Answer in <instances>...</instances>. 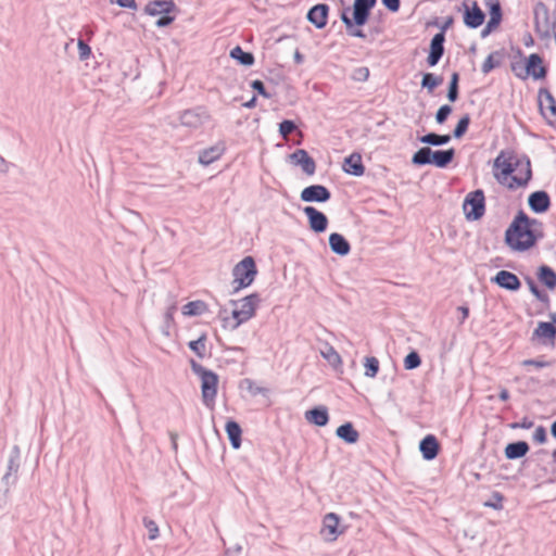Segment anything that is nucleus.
Returning a JSON list of instances; mask_svg holds the SVG:
<instances>
[{"mask_svg": "<svg viewBox=\"0 0 556 556\" xmlns=\"http://www.w3.org/2000/svg\"><path fill=\"white\" fill-rule=\"evenodd\" d=\"M543 237V226L538 219L530 218L520 211L507 228L505 239L516 251H526Z\"/></svg>", "mask_w": 556, "mask_h": 556, "instance_id": "f257e3e1", "label": "nucleus"}, {"mask_svg": "<svg viewBox=\"0 0 556 556\" xmlns=\"http://www.w3.org/2000/svg\"><path fill=\"white\" fill-rule=\"evenodd\" d=\"M377 0H354L353 8H345L341 13V21L346 27L349 35L365 38L362 29L355 26H363L367 23L370 10L376 5Z\"/></svg>", "mask_w": 556, "mask_h": 556, "instance_id": "f03ea898", "label": "nucleus"}, {"mask_svg": "<svg viewBox=\"0 0 556 556\" xmlns=\"http://www.w3.org/2000/svg\"><path fill=\"white\" fill-rule=\"evenodd\" d=\"M191 367L193 372L197 374L201 379L203 403L205 406L212 407L215 403V397L217 394V375L195 362L191 363Z\"/></svg>", "mask_w": 556, "mask_h": 556, "instance_id": "7ed1b4c3", "label": "nucleus"}, {"mask_svg": "<svg viewBox=\"0 0 556 556\" xmlns=\"http://www.w3.org/2000/svg\"><path fill=\"white\" fill-rule=\"evenodd\" d=\"M260 302L261 299L256 293L250 294L239 301H233L232 303L235 305V308L232 311V317L236 320V323L232 326V328L236 329L241 324L251 319L254 316L255 309L258 306Z\"/></svg>", "mask_w": 556, "mask_h": 556, "instance_id": "20e7f679", "label": "nucleus"}, {"mask_svg": "<svg viewBox=\"0 0 556 556\" xmlns=\"http://www.w3.org/2000/svg\"><path fill=\"white\" fill-rule=\"evenodd\" d=\"M256 266L253 257L247 256L240 261L233 268L235 290L250 286L256 276Z\"/></svg>", "mask_w": 556, "mask_h": 556, "instance_id": "39448f33", "label": "nucleus"}, {"mask_svg": "<svg viewBox=\"0 0 556 556\" xmlns=\"http://www.w3.org/2000/svg\"><path fill=\"white\" fill-rule=\"evenodd\" d=\"M463 211L468 220L480 219L485 212V198L482 190L469 192L464 200Z\"/></svg>", "mask_w": 556, "mask_h": 556, "instance_id": "423d86ee", "label": "nucleus"}, {"mask_svg": "<svg viewBox=\"0 0 556 556\" xmlns=\"http://www.w3.org/2000/svg\"><path fill=\"white\" fill-rule=\"evenodd\" d=\"M532 177L531 163L527 156L518 157L514 163V173L509 176L507 188L514 190L528 185Z\"/></svg>", "mask_w": 556, "mask_h": 556, "instance_id": "0eeeda50", "label": "nucleus"}, {"mask_svg": "<svg viewBox=\"0 0 556 556\" xmlns=\"http://www.w3.org/2000/svg\"><path fill=\"white\" fill-rule=\"evenodd\" d=\"M517 159L518 157L514 156L511 153H506L504 151L496 156L494 160V168L500 169V173L495 174L498 182L507 186L508 178L514 173V163Z\"/></svg>", "mask_w": 556, "mask_h": 556, "instance_id": "6e6552de", "label": "nucleus"}, {"mask_svg": "<svg viewBox=\"0 0 556 556\" xmlns=\"http://www.w3.org/2000/svg\"><path fill=\"white\" fill-rule=\"evenodd\" d=\"M535 31L541 38H549L548 20L549 12L543 2H538L533 10Z\"/></svg>", "mask_w": 556, "mask_h": 556, "instance_id": "1a4fd4ad", "label": "nucleus"}, {"mask_svg": "<svg viewBox=\"0 0 556 556\" xmlns=\"http://www.w3.org/2000/svg\"><path fill=\"white\" fill-rule=\"evenodd\" d=\"M344 532L343 528H340V518L334 513H328L323 520V530L324 539L327 542H333L338 539L340 534Z\"/></svg>", "mask_w": 556, "mask_h": 556, "instance_id": "9d476101", "label": "nucleus"}, {"mask_svg": "<svg viewBox=\"0 0 556 556\" xmlns=\"http://www.w3.org/2000/svg\"><path fill=\"white\" fill-rule=\"evenodd\" d=\"M465 13L464 23L470 28H478L484 22V13L478 7L476 1L465 0L464 1Z\"/></svg>", "mask_w": 556, "mask_h": 556, "instance_id": "9b49d317", "label": "nucleus"}, {"mask_svg": "<svg viewBox=\"0 0 556 556\" xmlns=\"http://www.w3.org/2000/svg\"><path fill=\"white\" fill-rule=\"evenodd\" d=\"M303 212L308 218V224L313 231L320 233L327 229L328 218L323 212L318 211L314 206H305Z\"/></svg>", "mask_w": 556, "mask_h": 556, "instance_id": "f8f14e48", "label": "nucleus"}, {"mask_svg": "<svg viewBox=\"0 0 556 556\" xmlns=\"http://www.w3.org/2000/svg\"><path fill=\"white\" fill-rule=\"evenodd\" d=\"M330 197V191L321 185L308 186L301 192V200L304 202H326Z\"/></svg>", "mask_w": 556, "mask_h": 556, "instance_id": "ddd939ff", "label": "nucleus"}, {"mask_svg": "<svg viewBox=\"0 0 556 556\" xmlns=\"http://www.w3.org/2000/svg\"><path fill=\"white\" fill-rule=\"evenodd\" d=\"M491 281L508 291H517L521 286L519 278L508 270H500Z\"/></svg>", "mask_w": 556, "mask_h": 556, "instance_id": "4468645a", "label": "nucleus"}, {"mask_svg": "<svg viewBox=\"0 0 556 556\" xmlns=\"http://www.w3.org/2000/svg\"><path fill=\"white\" fill-rule=\"evenodd\" d=\"M445 36L443 31L435 34L430 42V52L427 62L430 66H435L444 53Z\"/></svg>", "mask_w": 556, "mask_h": 556, "instance_id": "2eb2a0df", "label": "nucleus"}, {"mask_svg": "<svg viewBox=\"0 0 556 556\" xmlns=\"http://www.w3.org/2000/svg\"><path fill=\"white\" fill-rule=\"evenodd\" d=\"M329 13V5L325 3H319L311 8L307 12V20L312 23L316 28H324L327 25Z\"/></svg>", "mask_w": 556, "mask_h": 556, "instance_id": "dca6fc26", "label": "nucleus"}, {"mask_svg": "<svg viewBox=\"0 0 556 556\" xmlns=\"http://www.w3.org/2000/svg\"><path fill=\"white\" fill-rule=\"evenodd\" d=\"M528 203L535 213H544L551 205L549 195L545 191H535L529 195Z\"/></svg>", "mask_w": 556, "mask_h": 556, "instance_id": "f3484780", "label": "nucleus"}, {"mask_svg": "<svg viewBox=\"0 0 556 556\" xmlns=\"http://www.w3.org/2000/svg\"><path fill=\"white\" fill-rule=\"evenodd\" d=\"M291 160L302 167V170L307 175H313L316 169L315 161L308 155V153L299 149L291 154Z\"/></svg>", "mask_w": 556, "mask_h": 556, "instance_id": "a211bd4d", "label": "nucleus"}, {"mask_svg": "<svg viewBox=\"0 0 556 556\" xmlns=\"http://www.w3.org/2000/svg\"><path fill=\"white\" fill-rule=\"evenodd\" d=\"M542 63V58L539 54H530L526 64L528 75H531L535 79L544 78L546 75V70Z\"/></svg>", "mask_w": 556, "mask_h": 556, "instance_id": "6ab92c4d", "label": "nucleus"}, {"mask_svg": "<svg viewBox=\"0 0 556 556\" xmlns=\"http://www.w3.org/2000/svg\"><path fill=\"white\" fill-rule=\"evenodd\" d=\"M419 450L425 459L431 460L437 457L439 452V443L434 435L428 434L419 444Z\"/></svg>", "mask_w": 556, "mask_h": 556, "instance_id": "aec40b11", "label": "nucleus"}, {"mask_svg": "<svg viewBox=\"0 0 556 556\" xmlns=\"http://www.w3.org/2000/svg\"><path fill=\"white\" fill-rule=\"evenodd\" d=\"M329 245L333 253L345 256L351 251L349 241L340 233L333 232L329 236Z\"/></svg>", "mask_w": 556, "mask_h": 556, "instance_id": "412c9836", "label": "nucleus"}, {"mask_svg": "<svg viewBox=\"0 0 556 556\" xmlns=\"http://www.w3.org/2000/svg\"><path fill=\"white\" fill-rule=\"evenodd\" d=\"M175 9V4L172 0H156L147 4L146 12L149 15H165L170 13Z\"/></svg>", "mask_w": 556, "mask_h": 556, "instance_id": "4be33fe9", "label": "nucleus"}, {"mask_svg": "<svg viewBox=\"0 0 556 556\" xmlns=\"http://www.w3.org/2000/svg\"><path fill=\"white\" fill-rule=\"evenodd\" d=\"M343 169L350 175L362 176L365 172V167L362 163V156L358 153H353L345 157Z\"/></svg>", "mask_w": 556, "mask_h": 556, "instance_id": "5701e85b", "label": "nucleus"}, {"mask_svg": "<svg viewBox=\"0 0 556 556\" xmlns=\"http://www.w3.org/2000/svg\"><path fill=\"white\" fill-rule=\"evenodd\" d=\"M225 152V146L217 143L211 148L203 150L199 155V162L203 165H210L218 160Z\"/></svg>", "mask_w": 556, "mask_h": 556, "instance_id": "b1692460", "label": "nucleus"}, {"mask_svg": "<svg viewBox=\"0 0 556 556\" xmlns=\"http://www.w3.org/2000/svg\"><path fill=\"white\" fill-rule=\"evenodd\" d=\"M305 418L308 422L319 427H324L329 421L328 410L325 406L315 407L305 413Z\"/></svg>", "mask_w": 556, "mask_h": 556, "instance_id": "393cba45", "label": "nucleus"}, {"mask_svg": "<svg viewBox=\"0 0 556 556\" xmlns=\"http://www.w3.org/2000/svg\"><path fill=\"white\" fill-rule=\"evenodd\" d=\"M205 118L204 112H198L195 110H187L180 114V123L184 126L197 128L203 124Z\"/></svg>", "mask_w": 556, "mask_h": 556, "instance_id": "a878e982", "label": "nucleus"}, {"mask_svg": "<svg viewBox=\"0 0 556 556\" xmlns=\"http://www.w3.org/2000/svg\"><path fill=\"white\" fill-rule=\"evenodd\" d=\"M538 279L549 290H554L556 288V271L547 265L539 267Z\"/></svg>", "mask_w": 556, "mask_h": 556, "instance_id": "bb28decb", "label": "nucleus"}, {"mask_svg": "<svg viewBox=\"0 0 556 556\" xmlns=\"http://www.w3.org/2000/svg\"><path fill=\"white\" fill-rule=\"evenodd\" d=\"M336 434L349 444H354L359 439L358 431L353 427L351 422L341 425L337 430Z\"/></svg>", "mask_w": 556, "mask_h": 556, "instance_id": "cd10ccee", "label": "nucleus"}, {"mask_svg": "<svg viewBox=\"0 0 556 556\" xmlns=\"http://www.w3.org/2000/svg\"><path fill=\"white\" fill-rule=\"evenodd\" d=\"M539 104L542 111L548 110L551 116L556 118V100L547 89H540Z\"/></svg>", "mask_w": 556, "mask_h": 556, "instance_id": "c85d7f7f", "label": "nucleus"}, {"mask_svg": "<svg viewBox=\"0 0 556 556\" xmlns=\"http://www.w3.org/2000/svg\"><path fill=\"white\" fill-rule=\"evenodd\" d=\"M529 451V445L525 441H518L507 444L505 447V456L508 459H517L523 457Z\"/></svg>", "mask_w": 556, "mask_h": 556, "instance_id": "c756f323", "label": "nucleus"}, {"mask_svg": "<svg viewBox=\"0 0 556 556\" xmlns=\"http://www.w3.org/2000/svg\"><path fill=\"white\" fill-rule=\"evenodd\" d=\"M454 155V149L433 151L431 156V164L439 168H444L453 161Z\"/></svg>", "mask_w": 556, "mask_h": 556, "instance_id": "7c9ffc66", "label": "nucleus"}, {"mask_svg": "<svg viewBox=\"0 0 556 556\" xmlns=\"http://www.w3.org/2000/svg\"><path fill=\"white\" fill-rule=\"evenodd\" d=\"M225 429H226V432L228 434V438L230 440L232 447L236 450L239 448L241 445V433H242L239 424L233 420H229V421H227Z\"/></svg>", "mask_w": 556, "mask_h": 556, "instance_id": "2f4dec72", "label": "nucleus"}, {"mask_svg": "<svg viewBox=\"0 0 556 556\" xmlns=\"http://www.w3.org/2000/svg\"><path fill=\"white\" fill-rule=\"evenodd\" d=\"M419 141L429 146H444L451 141L450 135H438L435 132H429L419 138Z\"/></svg>", "mask_w": 556, "mask_h": 556, "instance_id": "473e14b6", "label": "nucleus"}, {"mask_svg": "<svg viewBox=\"0 0 556 556\" xmlns=\"http://www.w3.org/2000/svg\"><path fill=\"white\" fill-rule=\"evenodd\" d=\"M490 8L489 27H497L502 21V9L497 0H489Z\"/></svg>", "mask_w": 556, "mask_h": 556, "instance_id": "72a5a7b5", "label": "nucleus"}, {"mask_svg": "<svg viewBox=\"0 0 556 556\" xmlns=\"http://www.w3.org/2000/svg\"><path fill=\"white\" fill-rule=\"evenodd\" d=\"M320 354L333 368H337L342 364L340 354L329 344L325 345L320 351Z\"/></svg>", "mask_w": 556, "mask_h": 556, "instance_id": "f704fd0d", "label": "nucleus"}, {"mask_svg": "<svg viewBox=\"0 0 556 556\" xmlns=\"http://www.w3.org/2000/svg\"><path fill=\"white\" fill-rule=\"evenodd\" d=\"M433 151L429 147L420 148L412 157V163L418 166L431 164Z\"/></svg>", "mask_w": 556, "mask_h": 556, "instance_id": "c9c22d12", "label": "nucleus"}, {"mask_svg": "<svg viewBox=\"0 0 556 556\" xmlns=\"http://www.w3.org/2000/svg\"><path fill=\"white\" fill-rule=\"evenodd\" d=\"M230 56L237 60L240 64L251 66L254 63V56L250 52H245L241 47L237 46L230 51Z\"/></svg>", "mask_w": 556, "mask_h": 556, "instance_id": "e433bc0d", "label": "nucleus"}, {"mask_svg": "<svg viewBox=\"0 0 556 556\" xmlns=\"http://www.w3.org/2000/svg\"><path fill=\"white\" fill-rule=\"evenodd\" d=\"M535 334L540 338L554 339L556 336V327L551 323H539Z\"/></svg>", "mask_w": 556, "mask_h": 556, "instance_id": "4c0bfd02", "label": "nucleus"}, {"mask_svg": "<svg viewBox=\"0 0 556 556\" xmlns=\"http://www.w3.org/2000/svg\"><path fill=\"white\" fill-rule=\"evenodd\" d=\"M443 81L441 76H434L431 73H426L422 76L421 87L428 89L429 92H432L434 88L440 86Z\"/></svg>", "mask_w": 556, "mask_h": 556, "instance_id": "58836bf2", "label": "nucleus"}, {"mask_svg": "<svg viewBox=\"0 0 556 556\" xmlns=\"http://www.w3.org/2000/svg\"><path fill=\"white\" fill-rule=\"evenodd\" d=\"M204 303L201 301H192L182 306V314L186 316L201 315L204 311Z\"/></svg>", "mask_w": 556, "mask_h": 556, "instance_id": "ea45409f", "label": "nucleus"}, {"mask_svg": "<svg viewBox=\"0 0 556 556\" xmlns=\"http://www.w3.org/2000/svg\"><path fill=\"white\" fill-rule=\"evenodd\" d=\"M365 376L369 378H375L379 371V361L374 357L365 358Z\"/></svg>", "mask_w": 556, "mask_h": 556, "instance_id": "a19ab883", "label": "nucleus"}, {"mask_svg": "<svg viewBox=\"0 0 556 556\" xmlns=\"http://www.w3.org/2000/svg\"><path fill=\"white\" fill-rule=\"evenodd\" d=\"M458 73H453L447 91V99L451 102H455L458 99Z\"/></svg>", "mask_w": 556, "mask_h": 556, "instance_id": "79ce46f5", "label": "nucleus"}, {"mask_svg": "<svg viewBox=\"0 0 556 556\" xmlns=\"http://www.w3.org/2000/svg\"><path fill=\"white\" fill-rule=\"evenodd\" d=\"M420 364H421V359H420L419 354L416 351H412L404 358V367L407 370L415 369V368L419 367Z\"/></svg>", "mask_w": 556, "mask_h": 556, "instance_id": "37998d69", "label": "nucleus"}, {"mask_svg": "<svg viewBox=\"0 0 556 556\" xmlns=\"http://www.w3.org/2000/svg\"><path fill=\"white\" fill-rule=\"evenodd\" d=\"M470 124V117L468 114L464 115L457 123L455 129H454V137L455 138H460L465 135V132L467 131L468 129V126Z\"/></svg>", "mask_w": 556, "mask_h": 556, "instance_id": "c03bdc74", "label": "nucleus"}, {"mask_svg": "<svg viewBox=\"0 0 556 556\" xmlns=\"http://www.w3.org/2000/svg\"><path fill=\"white\" fill-rule=\"evenodd\" d=\"M189 348L192 350L198 356L203 357L205 354V338L201 337L198 340H193L189 342Z\"/></svg>", "mask_w": 556, "mask_h": 556, "instance_id": "a18cd8bd", "label": "nucleus"}, {"mask_svg": "<svg viewBox=\"0 0 556 556\" xmlns=\"http://www.w3.org/2000/svg\"><path fill=\"white\" fill-rule=\"evenodd\" d=\"M369 77V68L361 66L352 72L351 78L355 81H366Z\"/></svg>", "mask_w": 556, "mask_h": 556, "instance_id": "49530a36", "label": "nucleus"}, {"mask_svg": "<svg viewBox=\"0 0 556 556\" xmlns=\"http://www.w3.org/2000/svg\"><path fill=\"white\" fill-rule=\"evenodd\" d=\"M296 126L292 121L286 119L279 124V132L286 139L295 130Z\"/></svg>", "mask_w": 556, "mask_h": 556, "instance_id": "de8ad7c7", "label": "nucleus"}, {"mask_svg": "<svg viewBox=\"0 0 556 556\" xmlns=\"http://www.w3.org/2000/svg\"><path fill=\"white\" fill-rule=\"evenodd\" d=\"M526 282L531 293L540 301L546 300V295L538 288L534 280L531 277H526Z\"/></svg>", "mask_w": 556, "mask_h": 556, "instance_id": "09e8293b", "label": "nucleus"}, {"mask_svg": "<svg viewBox=\"0 0 556 556\" xmlns=\"http://www.w3.org/2000/svg\"><path fill=\"white\" fill-rule=\"evenodd\" d=\"M143 525L149 532V539L155 540L159 536V527H157L156 522L149 518H144Z\"/></svg>", "mask_w": 556, "mask_h": 556, "instance_id": "8fccbe9b", "label": "nucleus"}, {"mask_svg": "<svg viewBox=\"0 0 556 556\" xmlns=\"http://www.w3.org/2000/svg\"><path fill=\"white\" fill-rule=\"evenodd\" d=\"M17 455L11 456L8 463V471L5 472L3 480L7 482L9 481V478L12 473H16L20 467Z\"/></svg>", "mask_w": 556, "mask_h": 556, "instance_id": "3c124183", "label": "nucleus"}, {"mask_svg": "<svg viewBox=\"0 0 556 556\" xmlns=\"http://www.w3.org/2000/svg\"><path fill=\"white\" fill-rule=\"evenodd\" d=\"M452 113V108L447 104H444L442 105L437 114H435V121L438 124H443L447 117L450 116V114Z\"/></svg>", "mask_w": 556, "mask_h": 556, "instance_id": "603ef678", "label": "nucleus"}, {"mask_svg": "<svg viewBox=\"0 0 556 556\" xmlns=\"http://www.w3.org/2000/svg\"><path fill=\"white\" fill-rule=\"evenodd\" d=\"M77 47H78L79 58L81 60L88 59L89 55L91 54L90 47L84 40H81V39L78 40Z\"/></svg>", "mask_w": 556, "mask_h": 556, "instance_id": "864d4df0", "label": "nucleus"}, {"mask_svg": "<svg viewBox=\"0 0 556 556\" xmlns=\"http://www.w3.org/2000/svg\"><path fill=\"white\" fill-rule=\"evenodd\" d=\"M547 438L546 430L543 426H539L534 433H533V440L540 444L545 443Z\"/></svg>", "mask_w": 556, "mask_h": 556, "instance_id": "5fc2aeb1", "label": "nucleus"}, {"mask_svg": "<svg viewBox=\"0 0 556 556\" xmlns=\"http://www.w3.org/2000/svg\"><path fill=\"white\" fill-rule=\"evenodd\" d=\"M251 87L258 92V94L263 96L264 98H269L270 96L267 93L265 86L263 81L256 79L251 83Z\"/></svg>", "mask_w": 556, "mask_h": 556, "instance_id": "6e6d98bb", "label": "nucleus"}, {"mask_svg": "<svg viewBox=\"0 0 556 556\" xmlns=\"http://www.w3.org/2000/svg\"><path fill=\"white\" fill-rule=\"evenodd\" d=\"M243 383L247 384L249 392L253 395H257L263 392V389L261 387L255 386V383L250 379H245Z\"/></svg>", "mask_w": 556, "mask_h": 556, "instance_id": "4d7b16f0", "label": "nucleus"}, {"mask_svg": "<svg viewBox=\"0 0 556 556\" xmlns=\"http://www.w3.org/2000/svg\"><path fill=\"white\" fill-rule=\"evenodd\" d=\"M111 2L117 3L122 8H127V9H132V10L137 9V4H136L135 0H111Z\"/></svg>", "mask_w": 556, "mask_h": 556, "instance_id": "13d9d810", "label": "nucleus"}, {"mask_svg": "<svg viewBox=\"0 0 556 556\" xmlns=\"http://www.w3.org/2000/svg\"><path fill=\"white\" fill-rule=\"evenodd\" d=\"M173 21H174L173 16L165 14V15H161V17L159 20H156L155 25L157 27H165V26H168L169 24H172Z\"/></svg>", "mask_w": 556, "mask_h": 556, "instance_id": "bf43d9fd", "label": "nucleus"}, {"mask_svg": "<svg viewBox=\"0 0 556 556\" xmlns=\"http://www.w3.org/2000/svg\"><path fill=\"white\" fill-rule=\"evenodd\" d=\"M494 67H495V64H494V62H493V58H492V55H489V56L484 60V62H483V64H482L481 70H482V72H483L484 74H488V73H489V72H491Z\"/></svg>", "mask_w": 556, "mask_h": 556, "instance_id": "052dcab7", "label": "nucleus"}, {"mask_svg": "<svg viewBox=\"0 0 556 556\" xmlns=\"http://www.w3.org/2000/svg\"><path fill=\"white\" fill-rule=\"evenodd\" d=\"M533 421L528 419V418H523L520 422H515L511 425V428L516 429V428H522V429H530L533 427Z\"/></svg>", "mask_w": 556, "mask_h": 556, "instance_id": "680f3d73", "label": "nucleus"}, {"mask_svg": "<svg viewBox=\"0 0 556 556\" xmlns=\"http://www.w3.org/2000/svg\"><path fill=\"white\" fill-rule=\"evenodd\" d=\"M382 3L392 12H396L400 9V0H381Z\"/></svg>", "mask_w": 556, "mask_h": 556, "instance_id": "e2e57ef3", "label": "nucleus"}, {"mask_svg": "<svg viewBox=\"0 0 556 556\" xmlns=\"http://www.w3.org/2000/svg\"><path fill=\"white\" fill-rule=\"evenodd\" d=\"M523 366H535L538 368L545 367L546 364L544 362L535 361V359H526L522 363Z\"/></svg>", "mask_w": 556, "mask_h": 556, "instance_id": "0e129e2a", "label": "nucleus"}, {"mask_svg": "<svg viewBox=\"0 0 556 556\" xmlns=\"http://www.w3.org/2000/svg\"><path fill=\"white\" fill-rule=\"evenodd\" d=\"M175 311H176V306L175 305L168 307V309L165 313V318H166L167 321L173 320V316H174Z\"/></svg>", "mask_w": 556, "mask_h": 556, "instance_id": "69168bd1", "label": "nucleus"}, {"mask_svg": "<svg viewBox=\"0 0 556 556\" xmlns=\"http://www.w3.org/2000/svg\"><path fill=\"white\" fill-rule=\"evenodd\" d=\"M458 311L462 313V320H460V323H464V320H465V319L468 317V315H469V309H468V307H466V306H459V307H458Z\"/></svg>", "mask_w": 556, "mask_h": 556, "instance_id": "338daca9", "label": "nucleus"}, {"mask_svg": "<svg viewBox=\"0 0 556 556\" xmlns=\"http://www.w3.org/2000/svg\"><path fill=\"white\" fill-rule=\"evenodd\" d=\"M8 170H9L8 162L2 156H0V172L5 173Z\"/></svg>", "mask_w": 556, "mask_h": 556, "instance_id": "774afa93", "label": "nucleus"}]
</instances>
